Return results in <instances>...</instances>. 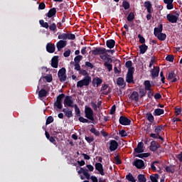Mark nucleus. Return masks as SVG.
Returning a JSON list of instances; mask_svg holds the SVG:
<instances>
[{"mask_svg": "<svg viewBox=\"0 0 182 182\" xmlns=\"http://www.w3.org/2000/svg\"><path fill=\"white\" fill-rule=\"evenodd\" d=\"M78 174H83L87 180L91 179L92 182H98L97 178L95 176H90L89 171L85 168H80V171H77Z\"/></svg>", "mask_w": 182, "mask_h": 182, "instance_id": "1", "label": "nucleus"}, {"mask_svg": "<svg viewBox=\"0 0 182 182\" xmlns=\"http://www.w3.org/2000/svg\"><path fill=\"white\" fill-rule=\"evenodd\" d=\"M92 82V77L90 76H85L82 80L77 81V87H89Z\"/></svg>", "mask_w": 182, "mask_h": 182, "instance_id": "2", "label": "nucleus"}, {"mask_svg": "<svg viewBox=\"0 0 182 182\" xmlns=\"http://www.w3.org/2000/svg\"><path fill=\"white\" fill-rule=\"evenodd\" d=\"M175 15L172 14H168L166 15L167 21L171 23H177V21L178 20V17H180L181 12L179 11H176L174 12Z\"/></svg>", "mask_w": 182, "mask_h": 182, "instance_id": "3", "label": "nucleus"}, {"mask_svg": "<svg viewBox=\"0 0 182 182\" xmlns=\"http://www.w3.org/2000/svg\"><path fill=\"white\" fill-rule=\"evenodd\" d=\"M66 68H63L58 70V77L59 78L60 82H66L67 80V74H66Z\"/></svg>", "mask_w": 182, "mask_h": 182, "instance_id": "4", "label": "nucleus"}, {"mask_svg": "<svg viewBox=\"0 0 182 182\" xmlns=\"http://www.w3.org/2000/svg\"><path fill=\"white\" fill-rule=\"evenodd\" d=\"M92 53L93 55H102L105 54H107V50L106 48H103V47H98V48H95L94 50H91Z\"/></svg>", "mask_w": 182, "mask_h": 182, "instance_id": "5", "label": "nucleus"}, {"mask_svg": "<svg viewBox=\"0 0 182 182\" xmlns=\"http://www.w3.org/2000/svg\"><path fill=\"white\" fill-rule=\"evenodd\" d=\"M85 117H87L90 121H95V117H93V111L91 107L85 106Z\"/></svg>", "mask_w": 182, "mask_h": 182, "instance_id": "6", "label": "nucleus"}, {"mask_svg": "<svg viewBox=\"0 0 182 182\" xmlns=\"http://www.w3.org/2000/svg\"><path fill=\"white\" fill-rule=\"evenodd\" d=\"M74 101L73 100L72 96H66L64 101L63 104L65 105V107H74L73 105Z\"/></svg>", "mask_w": 182, "mask_h": 182, "instance_id": "7", "label": "nucleus"}, {"mask_svg": "<svg viewBox=\"0 0 182 182\" xmlns=\"http://www.w3.org/2000/svg\"><path fill=\"white\" fill-rule=\"evenodd\" d=\"M131 119L129 118H127L124 116H121L119 117V124L122 126H129L131 124Z\"/></svg>", "mask_w": 182, "mask_h": 182, "instance_id": "8", "label": "nucleus"}, {"mask_svg": "<svg viewBox=\"0 0 182 182\" xmlns=\"http://www.w3.org/2000/svg\"><path fill=\"white\" fill-rule=\"evenodd\" d=\"M133 166L136 167L138 169H142L144 166V163L142 159H136L133 163Z\"/></svg>", "mask_w": 182, "mask_h": 182, "instance_id": "9", "label": "nucleus"}, {"mask_svg": "<svg viewBox=\"0 0 182 182\" xmlns=\"http://www.w3.org/2000/svg\"><path fill=\"white\" fill-rule=\"evenodd\" d=\"M160 147V144L157 143L156 141H152L150 144L149 149L150 151L154 152L156 151Z\"/></svg>", "mask_w": 182, "mask_h": 182, "instance_id": "10", "label": "nucleus"}, {"mask_svg": "<svg viewBox=\"0 0 182 182\" xmlns=\"http://www.w3.org/2000/svg\"><path fill=\"white\" fill-rule=\"evenodd\" d=\"M154 70H151V75L152 79L158 77L160 72V68L159 66H154Z\"/></svg>", "mask_w": 182, "mask_h": 182, "instance_id": "11", "label": "nucleus"}, {"mask_svg": "<svg viewBox=\"0 0 182 182\" xmlns=\"http://www.w3.org/2000/svg\"><path fill=\"white\" fill-rule=\"evenodd\" d=\"M119 144L115 140H110L109 150L110 151H114L118 149Z\"/></svg>", "mask_w": 182, "mask_h": 182, "instance_id": "12", "label": "nucleus"}, {"mask_svg": "<svg viewBox=\"0 0 182 182\" xmlns=\"http://www.w3.org/2000/svg\"><path fill=\"white\" fill-rule=\"evenodd\" d=\"M95 170L99 171L101 176H105L103 165L101 163H97L95 164Z\"/></svg>", "mask_w": 182, "mask_h": 182, "instance_id": "13", "label": "nucleus"}, {"mask_svg": "<svg viewBox=\"0 0 182 182\" xmlns=\"http://www.w3.org/2000/svg\"><path fill=\"white\" fill-rule=\"evenodd\" d=\"M102 82H103V80H102L101 78H100L98 77H95L92 80V85L94 87H95L96 86H97V87H98L99 86H100L102 85Z\"/></svg>", "mask_w": 182, "mask_h": 182, "instance_id": "14", "label": "nucleus"}, {"mask_svg": "<svg viewBox=\"0 0 182 182\" xmlns=\"http://www.w3.org/2000/svg\"><path fill=\"white\" fill-rule=\"evenodd\" d=\"M46 50L48 53H53L55 52V45L51 43H48L46 45Z\"/></svg>", "mask_w": 182, "mask_h": 182, "instance_id": "15", "label": "nucleus"}, {"mask_svg": "<svg viewBox=\"0 0 182 182\" xmlns=\"http://www.w3.org/2000/svg\"><path fill=\"white\" fill-rule=\"evenodd\" d=\"M143 148H144L143 142H139L137 144V147L134 149V153L141 154L144 152Z\"/></svg>", "mask_w": 182, "mask_h": 182, "instance_id": "16", "label": "nucleus"}, {"mask_svg": "<svg viewBox=\"0 0 182 182\" xmlns=\"http://www.w3.org/2000/svg\"><path fill=\"white\" fill-rule=\"evenodd\" d=\"M58 55H54L51 60V66L54 68H58Z\"/></svg>", "mask_w": 182, "mask_h": 182, "instance_id": "17", "label": "nucleus"}, {"mask_svg": "<svg viewBox=\"0 0 182 182\" xmlns=\"http://www.w3.org/2000/svg\"><path fill=\"white\" fill-rule=\"evenodd\" d=\"M67 46V41L63 40H60L57 43L58 50L60 51L63 48Z\"/></svg>", "mask_w": 182, "mask_h": 182, "instance_id": "18", "label": "nucleus"}, {"mask_svg": "<svg viewBox=\"0 0 182 182\" xmlns=\"http://www.w3.org/2000/svg\"><path fill=\"white\" fill-rule=\"evenodd\" d=\"M144 7L146 9L148 14H152V4L150 1H146L144 2Z\"/></svg>", "mask_w": 182, "mask_h": 182, "instance_id": "19", "label": "nucleus"}, {"mask_svg": "<svg viewBox=\"0 0 182 182\" xmlns=\"http://www.w3.org/2000/svg\"><path fill=\"white\" fill-rule=\"evenodd\" d=\"M106 46L107 48H109V49H112L115 46V41L110 39L106 41Z\"/></svg>", "mask_w": 182, "mask_h": 182, "instance_id": "20", "label": "nucleus"}, {"mask_svg": "<svg viewBox=\"0 0 182 182\" xmlns=\"http://www.w3.org/2000/svg\"><path fill=\"white\" fill-rule=\"evenodd\" d=\"M163 30H164L163 24H159L158 28H154V36H157V35H159V33H162L161 32H163Z\"/></svg>", "mask_w": 182, "mask_h": 182, "instance_id": "21", "label": "nucleus"}, {"mask_svg": "<svg viewBox=\"0 0 182 182\" xmlns=\"http://www.w3.org/2000/svg\"><path fill=\"white\" fill-rule=\"evenodd\" d=\"M63 112L65 113L66 117L70 118L73 117V111L69 108H63Z\"/></svg>", "mask_w": 182, "mask_h": 182, "instance_id": "22", "label": "nucleus"}, {"mask_svg": "<svg viewBox=\"0 0 182 182\" xmlns=\"http://www.w3.org/2000/svg\"><path fill=\"white\" fill-rule=\"evenodd\" d=\"M129 99H131L132 101L138 102L139 101V94L136 91L132 92L131 96H129Z\"/></svg>", "mask_w": 182, "mask_h": 182, "instance_id": "23", "label": "nucleus"}, {"mask_svg": "<svg viewBox=\"0 0 182 182\" xmlns=\"http://www.w3.org/2000/svg\"><path fill=\"white\" fill-rule=\"evenodd\" d=\"M56 14H57V10L54 7L48 11V13L47 14V17L53 18V16H55L56 15Z\"/></svg>", "mask_w": 182, "mask_h": 182, "instance_id": "24", "label": "nucleus"}, {"mask_svg": "<svg viewBox=\"0 0 182 182\" xmlns=\"http://www.w3.org/2000/svg\"><path fill=\"white\" fill-rule=\"evenodd\" d=\"M165 170L168 173H175V168H174V166L173 165H169V166H166V168H165Z\"/></svg>", "mask_w": 182, "mask_h": 182, "instance_id": "25", "label": "nucleus"}, {"mask_svg": "<svg viewBox=\"0 0 182 182\" xmlns=\"http://www.w3.org/2000/svg\"><path fill=\"white\" fill-rule=\"evenodd\" d=\"M141 54H145L148 50V46L146 44H142L139 46Z\"/></svg>", "mask_w": 182, "mask_h": 182, "instance_id": "26", "label": "nucleus"}, {"mask_svg": "<svg viewBox=\"0 0 182 182\" xmlns=\"http://www.w3.org/2000/svg\"><path fill=\"white\" fill-rule=\"evenodd\" d=\"M126 82L129 84H134V77H133V75L127 74Z\"/></svg>", "mask_w": 182, "mask_h": 182, "instance_id": "27", "label": "nucleus"}, {"mask_svg": "<svg viewBox=\"0 0 182 182\" xmlns=\"http://www.w3.org/2000/svg\"><path fill=\"white\" fill-rule=\"evenodd\" d=\"M48 93V92L46 89H41L40 91H38V97L40 98L46 97Z\"/></svg>", "mask_w": 182, "mask_h": 182, "instance_id": "28", "label": "nucleus"}, {"mask_svg": "<svg viewBox=\"0 0 182 182\" xmlns=\"http://www.w3.org/2000/svg\"><path fill=\"white\" fill-rule=\"evenodd\" d=\"M164 114V109L161 108H156L154 110V115L155 117L161 116Z\"/></svg>", "mask_w": 182, "mask_h": 182, "instance_id": "29", "label": "nucleus"}, {"mask_svg": "<svg viewBox=\"0 0 182 182\" xmlns=\"http://www.w3.org/2000/svg\"><path fill=\"white\" fill-rule=\"evenodd\" d=\"M92 128L90 129V132L92 133L96 136H100V132L97 131L93 124L91 125Z\"/></svg>", "mask_w": 182, "mask_h": 182, "instance_id": "30", "label": "nucleus"}, {"mask_svg": "<svg viewBox=\"0 0 182 182\" xmlns=\"http://www.w3.org/2000/svg\"><path fill=\"white\" fill-rule=\"evenodd\" d=\"M82 58H83V56H82V55H77V56H75V59H74L75 62H74V61H71V62H70V64H71V65H73V64H75V63L80 64V60H82Z\"/></svg>", "mask_w": 182, "mask_h": 182, "instance_id": "31", "label": "nucleus"}, {"mask_svg": "<svg viewBox=\"0 0 182 182\" xmlns=\"http://www.w3.org/2000/svg\"><path fill=\"white\" fill-rule=\"evenodd\" d=\"M144 89L145 90H152L151 87H152V85L151 84H150V81L149 80H145L144 82Z\"/></svg>", "mask_w": 182, "mask_h": 182, "instance_id": "32", "label": "nucleus"}, {"mask_svg": "<svg viewBox=\"0 0 182 182\" xmlns=\"http://www.w3.org/2000/svg\"><path fill=\"white\" fill-rule=\"evenodd\" d=\"M158 40H159L160 41H164L166 38V34L165 33H159V34H156V36H155Z\"/></svg>", "mask_w": 182, "mask_h": 182, "instance_id": "33", "label": "nucleus"}, {"mask_svg": "<svg viewBox=\"0 0 182 182\" xmlns=\"http://www.w3.org/2000/svg\"><path fill=\"white\" fill-rule=\"evenodd\" d=\"M126 179L128 181H130V182H136V179L134 177H133L132 174L131 173H129L127 176H126Z\"/></svg>", "mask_w": 182, "mask_h": 182, "instance_id": "34", "label": "nucleus"}, {"mask_svg": "<svg viewBox=\"0 0 182 182\" xmlns=\"http://www.w3.org/2000/svg\"><path fill=\"white\" fill-rule=\"evenodd\" d=\"M146 119L151 123L154 122V117L151 113H146Z\"/></svg>", "mask_w": 182, "mask_h": 182, "instance_id": "35", "label": "nucleus"}, {"mask_svg": "<svg viewBox=\"0 0 182 182\" xmlns=\"http://www.w3.org/2000/svg\"><path fill=\"white\" fill-rule=\"evenodd\" d=\"M135 18L134 13L131 12L128 14L127 19L128 22H132Z\"/></svg>", "mask_w": 182, "mask_h": 182, "instance_id": "36", "label": "nucleus"}, {"mask_svg": "<svg viewBox=\"0 0 182 182\" xmlns=\"http://www.w3.org/2000/svg\"><path fill=\"white\" fill-rule=\"evenodd\" d=\"M117 85L119 87H122L124 85V80L123 77H118L117 80Z\"/></svg>", "mask_w": 182, "mask_h": 182, "instance_id": "37", "label": "nucleus"}, {"mask_svg": "<svg viewBox=\"0 0 182 182\" xmlns=\"http://www.w3.org/2000/svg\"><path fill=\"white\" fill-rule=\"evenodd\" d=\"M164 129V126L163 125H160V126H157V127H155V133L159 135L160 134V132L161 131H163Z\"/></svg>", "mask_w": 182, "mask_h": 182, "instance_id": "38", "label": "nucleus"}, {"mask_svg": "<svg viewBox=\"0 0 182 182\" xmlns=\"http://www.w3.org/2000/svg\"><path fill=\"white\" fill-rule=\"evenodd\" d=\"M137 178L139 182H146V178L144 174H139Z\"/></svg>", "mask_w": 182, "mask_h": 182, "instance_id": "39", "label": "nucleus"}, {"mask_svg": "<svg viewBox=\"0 0 182 182\" xmlns=\"http://www.w3.org/2000/svg\"><path fill=\"white\" fill-rule=\"evenodd\" d=\"M122 7L124 9L127 10L130 8V4L127 1H122Z\"/></svg>", "mask_w": 182, "mask_h": 182, "instance_id": "40", "label": "nucleus"}, {"mask_svg": "<svg viewBox=\"0 0 182 182\" xmlns=\"http://www.w3.org/2000/svg\"><path fill=\"white\" fill-rule=\"evenodd\" d=\"M176 77V74L174 73V71H171L168 73V76L166 77L167 80H171Z\"/></svg>", "mask_w": 182, "mask_h": 182, "instance_id": "41", "label": "nucleus"}, {"mask_svg": "<svg viewBox=\"0 0 182 182\" xmlns=\"http://www.w3.org/2000/svg\"><path fill=\"white\" fill-rule=\"evenodd\" d=\"M159 178V175L158 173H155L154 176H151L150 180L151 182H158V179Z\"/></svg>", "mask_w": 182, "mask_h": 182, "instance_id": "42", "label": "nucleus"}, {"mask_svg": "<svg viewBox=\"0 0 182 182\" xmlns=\"http://www.w3.org/2000/svg\"><path fill=\"white\" fill-rule=\"evenodd\" d=\"M150 156L149 153H145V154H139L135 155V156L139 157V159H144L149 157Z\"/></svg>", "mask_w": 182, "mask_h": 182, "instance_id": "43", "label": "nucleus"}, {"mask_svg": "<svg viewBox=\"0 0 182 182\" xmlns=\"http://www.w3.org/2000/svg\"><path fill=\"white\" fill-rule=\"evenodd\" d=\"M75 114L77 117H80V110L77 104L74 105Z\"/></svg>", "mask_w": 182, "mask_h": 182, "instance_id": "44", "label": "nucleus"}, {"mask_svg": "<svg viewBox=\"0 0 182 182\" xmlns=\"http://www.w3.org/2000/svg\"><path fill=\"white\" fill-rule=\"evenodd\" d=\"M78 72L81 75L84 76L85 77H90L86 70H80Z\"/></svg>", "mask_w": 182, "mask_h": 182, "instance_id": "45", "label": "nucleus"}, {"mask_svg": "<svg viewBox=\"0 0 182 182\" xmlns=\"http://www.w3.org/2000/svg\"><path fill=\"white\" fill-rule=\"evenodd\" d=\"M166 60L169 63H173L174 61V56L173 55H168L166 57Z\"/></svg>", "mask_w": 182, "mask_h": 182, "instance_id": "46", "label": "nucleus"}, {"mask_svg": "<svg viewBox=\"0 0 182 182\" xmlns=\"http://www.w3.org/2000/svg\"><path fill=\"white\" fill-rule=\"evenodd\" d=\"M40 24L43 28H49V23H48L47 22H45L44 20H40Z\"/></svg>", "mask_w": 182, "mask_h": 182, "instance_id": "47", "label": "nucleus"}, {"mask_svg": "<svg viewBox=\"0 0 182 182\" xmlns=\"http://www.w3.org/2000/svg\"><path fill=\"white\" fill-rule=\"evenodd\" d=\"M65 97V94H60L58 97L57 100L55 101L56 102H61L63 103V100Z\"/></svg>", "mask_w": 182, "mask_h": 182, "instance_id": "48", "label": "nucleus"}, {"mask_svg": "<svg viewBox=\"0 0 182 182\" xmlns=\"http://www.w3.org/2000/svg\"><path fill=\"white\" fill-rule=\"evenodd\" d=\"M58 39L68 40V33H60Z\"/></svg>", "mask_w": 182, "mask_h": 182, "instance_id": "49", "label": "nucleus"}, {"mask_svg": "<svg viewBox=\"0 0 182 182\" xmlns=\"http://www.w3.org/2000/svg\"><path fill=\"white\" fill-rule=\"evenodd\" d=\"M139 94L141 98L144 97V96L146 94V90L144 88H139Z\"/></svg>", "mask_w": 182, "mask_h": 182, "instance_id": "50", "label": "nucleus"}, {"mask_svg": "<svg viewBox=\"0 0 182 182\" xmlns=\"http://www.w3.org/2000/svg\"><path fill=\"white\" fill-rule=\"evenodd\" d=\"M104 66L107 68V69H108L109 72H112V69H113V66L112 64L110 63H104Z\"/></svg>", "mask_w": 182, "mask_h": 182, "instance_id": "51", "label": "nucleus"}, {"mask_svg": "<svg viewBox=\"0 0 182 182\" xmlns=\"http://www.w3.org/2000/svg\"><path fill=\"white\" fill-rule=\"evenodd\" d=\"M48 28L50 31H55L57 29V25L55 24V23H53L51 25H50Z\"/></svg>", "mask_w": 182, "mask_h": 182, "instance_id": "52", "label": "nucleus"}, {"mask_svg": "<svg viewBox=\"0 0 182 182\" xmlns=\"http://www.w3.org/2000/svg\"><path fill=\"white\" fill-rule=\"evenodd\" d=\"M67 39L74 41L75 39V35L73 33H67Z\"/></svg>", "mask_w": 182, "mask_h": 182, "instance_id": "53", "label": "nucleus"}, {"mask_svg": "<svg viewBox=\"0 0 182 182\" xmlns=\"http://www.w3.org/2000/svg\"><path fill=\"white\" fill-rule=\"evenodd\" d=\"M78 121L80 122H82V123H89L90 122L89 119L84 118L83 117H80L78 118Z\"/></svg>", "mask_w": 182, "mask_h": 182, "instance_id": "54", "label": "nucleus"}, {"mask_svg": "<svg viewBox=\"0 0 182 182\" xmlns=\"http://www.w3.org/2000/svg\"><path fill=\"white\" fill-rule=\"evenodd\" d=\"M53 121V117L52 116H49L46 119V125L50 124Z\"/></svg>", "mask_w": 182, "mask_h": 182, "instance_id": "55", "label": "nucleus"}, {"mask_svg": "<svg viewBox=\"0 0 182 182\" xmlns=\"http://www.w3.org/2000/svg\"><path fill=\"white\" fill-rule=\"evenodd\" d=\"M114 160L116 161V164L117 165H121L122 164V161L120 159V157L119 155H117L115 157H114Z\"/></svg>", "mask_w": 182, "mask_h": 182, "instance_id": "56", "label": "nucleus"}, {"mask_svg": "<svg viewBox=\"0 0 182 182\" xmlns=\"http://www.w3.org/2000/svg\"><path fill=\"white\" fill-rule=\"evenodd\" d=\"M46 79V82H51L53 81L52 75H46L43 77Z\"/></svg>", "mask_w": 182, "mask_h": 182, "instance_id": "57", "label": "nucleus"}, {"mask_svg": "<svg viewBox=\"0 0 182 182\" xmlns=\"http://www.w3.org/2000/svg\"><path fill=\"white\" fill-rule=\"evenodd\" d=\"M54 107H58L59 109L63 108V102H55Z\"/></svg>", "mask_w": 182, "mask_h": 182, "instance_id": "58", "label": "nucleus"}, {"mask_svg": "<svg viewBox=\"0 0 182 182\" xmlns=\"http://www.w3.org/2000/svg\"><path fill=\"white\" fill-rule=\"evenodd\" d=\"M85 140L87 143L91 144L92 141H95V138L93 136H85Z\"/></svg>", "mask_w": 182, "mask_h": 182, "instance_id": "59", "label": "nucleus"}, {"mask_svg": "<svg viewBox=\"0 0 182 182\" xmlns=\"http://www.w3.org/2000/svg\"><path fill=\"white\" fill-rule=\"evenodd\" d=\"M138 38H139V43H141L143 45L146 43V39H144V38L141 35L139 34Z\"/></svg>", "mask_w": 182, "mask_h": 182, "instance_id": "60", "label": "nucleus"}, {"mask_svg": "<svg viewBox=\"0 0 182 182\" xmlns=\"http://www.w3.org/2000/svg\"><path fill=\"white\" fill-rule=\"evenodd\" d=\"M126 68H132V60H128L126 62L125 64Z\"/></svg>", "mask_w": 182, "mask_h": 182, "instance_id": "61", "label": "nucleus"}, {"mask_svg": "<svg viewBox=\"0 0 182 182\" xmlns=\"http://www.w3.org/2000/svg\"><path fill=\"white\" fill-rule=\"evenodd\" d=\"M134 71H135L134 68H128V72H127V75H134Z\"/></svg>", "mask_w": 182, "mask_h": 182, "instance_id": "62", "label": "nucleus"}, {"mask_svg": "<svg viewBox=\"0 0 182 182\" xmlns=\"http://www.w3.org/2000/svg\"><path fill=\"white\" fill-rule=\"evenodd\" d=\"M119 134L122 137L127 136V134L124 129H122L119 131Z\"/></svg>", "mask_w": 182, "mask_h": 182, "instance_id": "63", "label": "nucleus"}, {"mask_svg": "<svg viewBox=\"0 0 182 182\" xmlns=\"http://www.w3.org/2000/svg\"><path fill=\"white\" fill-rule=\"evenodd\" d=\"M148 97L149 99H152V97H154V90L153 89H151V90H148Z\"/></svg>", "mask_w": 182, "mask_h": 182, "instance_id": "64", "label": "nucleus"}]
</instances>
